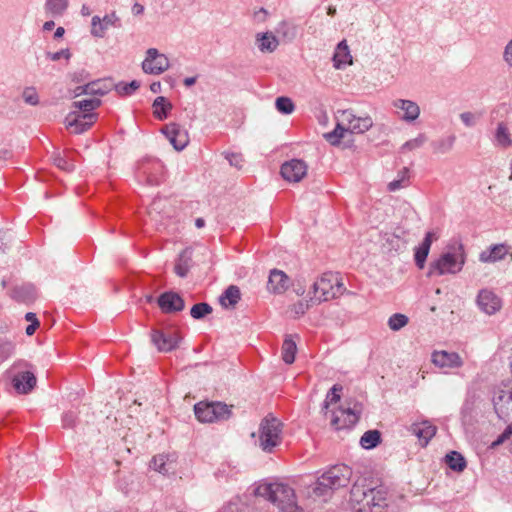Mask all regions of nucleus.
<instances>
[{
  "instance_id": "1",
  "label": "nucleus",
  "mask_w": 512,
  "mask_h": 512,
  "mask_svg": "<svg viewBox=\"0 0 512 512\" xmlns=\"http://www.w3.org/2000/svg\"><path fill=\"white\" fill-rule=\"evenodd\" d=\"M356 481L350 491V503L355 512H383L387 506V492L382 487H371Z\"/></svg>"
},
{
  "instance_id": "2",
  "label": "nucleus",
  "mask_w": 512,
  "mask_h": 512,
  "mask_svg": "<svg viewBox=\"0 0 512 512\" xmlns=\"http://www.w3.org/2000/svg\"><path fill=\"white\" fill-rule=\"evenodd\" d=\"M352 470L346 465H336L324 472L310 486L311 495L326 500L335 490L346 487L351 480Z\"/></svg>"
},
{
  "instance_id": "3",
  "label": "nucleus",
  "mask_w": 512,
  "mask_h": 512,
  "mask_svg": "<svg viewBox=\"0 0 512 512\" xmlns=\"http://www.w3.org/2000/svg\"><path fill=\"white\" fill-rule=\"evenodd\" d=\"M466 262V253L462 243H456L448 247V250L440 257L430 263L428 276H442L446 274H457Z\"/></svg>"
},
{
  "instance_id": "4",
  "label": "nucleus",
  "mask_w": 512,
  "mask_h": 512,
  "mask_svg": "<svg viewBox=\"0 0 512 512\" xmlns=\"http://www.w3.org/2000/svg\"><path fill=\"white\" fill-rule=\"evenodd\" d=\"M346 288L338 273L325 272L312 285V305L336 299L344 294Z\"/></svg>"
},
{
  "instance_id": "5",
  "label": "nucleus",
  "mask_w": 512,
  "mask_h": 512,
  "mask_svg": "<svg viewBox=\"0 0 512 512\" xmlns=\"http://www.w3.org/2000/svg\"><path fill=\"white\" fill-rule=\"evenodd\" d=\"M256 496L263 497L278 508L281 504H287L288 502L296 499L294 490L287 484L284 483H260L254 490Z\"/></svg>"
},
{
  "instance_id": "6",
  "label": "nucleus",
  "mask_w": 512,
  "mask_h": 512,
  "mask_svg": "<svg viewBox=\"0 0 512 512\" xmlns=\"http://www.w3.org/2000/svg\"><path fill=\"white\" fill-rule=\"evenodd\" d=\"M136 176L147 185L158 186L164 180V165L157 158L145 157L137 164Z\"/></svg>"
},
{
  "instance_id": "7",
  "label": "nucleus",
  "mask_w": 512,
  "mask_h": 512,
  "mask_svg": "<svg viewBox=\"0 0 512 512\" xmlns=\"http://www.w3.org/2000/svg\"><path fill=\"white\" fill-rule=\"evenodd\" d=\"M282 423L275 417L267 416L260 424L259 445L265 452H271L281 443Z\"/></svg>"
},
{
  "instance_id": "8",
  "label": "nucleus",
  "mask_w": 512,
  "mask_h": 512,
  "mask_svg": "<svg viewBox=\"0 0 512 512\" xmlns=\"http://www.w3.org/2000/svg\"><path fill=\"white\" fill-rule=\"evenodd\" d=\"M194 413L200 422L227 420L231 416V406L222 402H199L194 406Z\"/></svg>"
},
{
  "instance_id": "9",
  "label": "nucleus",
  "mask_w": 512,
  "mask_h": 512,
  "mask_svg": "<svg viewBox=\"0 0 512 512\" xmlns=\"http://www.w3.org/2000/svg\"><path fill=\"white\" fill-rule=\"evenodd\" d=\"M7 376L18 394H27L32 391V371L28 363H14L7 370Z\"/></svg>"
},
{
  "instance_id": "10",
  "label": "nucleus",
  "mask_w": 512,
  "mask_h": 512,
  "mask_svg": "<svg viewBox=\"0 0 512 512\" xmlns=\"http://www.w3.org/2000/svg\"><path fill=\"white\" fill-rule=\"evenodd\" d=\"M493 405L500 419L508 421L512 418V384L498 387L493 397Z\"/></svg>"
},
{
  "instance_id": "11",
  "label": "nucleus",
  "mask_w": 512,
  "mask_h": 512,
  "mask_svg": "<svg viewBox=\"0 0 512 512\" xmlns=\"http://www.w3.org/2000/svg\"><path fill=\"white\" fill-rule=\"evenodd\" d=\"M360 412L357 405L346 409L339 407L332 412L331 426L335 430L350 429L358 422Z\"/></svg>"
},
{
  "instance_id": "12",
  "label": "nucleus",
  "mask_w": 512,
  "mask_h": 512,
  "mask_svg": "<svg viewBox=\"0 0 512 512\" xmlns=\"http://www.w3.org/2000/svg\"><path fill=\"white\" fill-rule=\"evenodd\" d=\"M169 68V60L166 55L156 48H149L142 62V69L147 74L159 75Z\"/></svg>"
},
{
  "instance_id": "13",
  "label": "nucleus",
  "mask_w": 512,
  "mask_h": 512,
  "mask_svg": "<svg viewBox=\"0 0 512 512\" xmlns=\"http://www.w3.org/2000/svg\"><path fill=\"white\" fill-rule=\"evenodd\" d=\"M181 337L177 331H164L153 329L151 341L160 352H170L179 345Z\"/></svg>"
},
{
  "instance_id": "14",
  "label": "nucleus",
  "mask_w": 512,
  "mask_h": 512,
  "mask_svg": "<svg viewBox=\"0 0 512 512\" xmlns=\"http://www.w3.org/2000/svg\"><path fill=\"white\" fill-rule=\"evenodd\" d=\"M121 26V19L115 11L106 14L103 18L95 15L91 20V34L97 38H104L108 28H120Z\"/></svg>"
},
{
  "instance_id": "15",
  "label": "nucleus",
  "mask_w": 512,
  "mask_h": 512,
  "mask_svg": "<svg viewBox=\"0 0 512 512\" xmlns=\"http://www.w3.org/2000/svg\"><path fill=\"white\" fill-rule=\"evenodd\" d=\"M96 115L94 113H69L65 119L66 127L74 134H81L88 130L94 123Z\"/></svg>"
},
{
  "instance_id": "16",
  "label": "nucleus",
  "mask_w": 512,
  "mask_h": 512,
  "mask_svg": "<svg viewBox=\"0 0 512 512\" xmlns=\"http://www.w3.org/2000/svg\"><path fill=\"white\" fill-rule=\"evenodd\" d=\"M338 113L343 117V122L348 124L350 133L362 134L373 126L370 116L357 117L351 110H339Z\"/></svg>"
},
{
  "instance_id": "17",
  "label": "nucleus",
  "mask_w": 512,
  "mask_h": 512,
  "mask_svg": "<svg viewBox=\"0 0 512 512\" xmlns=\"http://www.w3.org/2000/svg\"><path fill=\"white\" fill-rule=\"evenodd\" d=\"M162 133L177 151L183 150L189 143L188 132L177 123H170L164 126Z\"/></svg>"
},
{
  "instance_id": "18",
  "label": "nucleus",
  "mask_w": 512,
  "mask_h": 512,
  "mask_svg": "<svg viewBox=\"0 0 512 512\" xmlns=\"http://www.w3.org/2000/svg\"><path fill=\"white\" fill-rule=\"evenodd\" d=\"M307 173V165L303 160L292 159L281 166L282 177L290 182H299Z\"/></svg>"
},
{
  "instance_id": "19",
  "label": "nucleus",
  "mask_w": 512,
  "mask_h": 512,
  "mask_svg": "<svg viewBox=\"0 0 512 512\" xmlns=\"http://www.w3.org/2000/svg\"><path fill=\"white\" fill-rule=\"evenodd\" d=\"M157 303L164 313L180 312L185 308L183 298L173 291L162 293L158 297Z\"/></svg>"
},
{
  "instance_id": "20",
  "label": "nucleus",
  "mask_w": 512,
  "mask_h": 512,
  "mask_svg": "<svg viewBox=\"0 0 512 512\" xmlns=\"http://www.w3.org/2000/svg\"><path fill=\"white\" fill-rule=\"evenodd\" d=\"M479 308L486 314H494L501 308L500 298L491 290L483 289L477 297Z\"/></svg>"
},
{
  "instance_id": "21",
  "label": "nucleus",
  "mask_w": 512,
  "mask_h": 512,
  "mask_svg": "<svg viewBox=\"0 0 512 512\" xmlns=\"http://www.w3.org/2000/svg\"><path fill=\"white\" fill-rule=\"evenodd\" d=\"M290 285L288 275L279 269H272L269 273L267 289L274 294L284 293Z\"/></svg>"
},
{
  "instance_id": "22",
  "label": "nucleus",
  "mask_w": 512,
  "mask_h": 512,
  "mask_svg": "<svg viewBox=\"0 0 512 512\" xmlns=\"http://www.w3.org/2000/svg\"><path fill=\"white\" fill-rule=\"evenodd\" d=\"M432 362L439 368H459L463 365V360L456 352L434 351Z\"/></svg>"
},
{
  "instance_id": "23",
  "label": "nucleus",
  "mask_w": 512,
  "mask_h": 512,
  "mask_svg": "<svg viewBox=\"0 0 512 512\" xmlns=\"http://www.w3.org/2000/svg\"><path fill=\"white\" fill-rule=\"evenodd\" d=\"M393 106L396 109L403 111V115H402L401 119L406 122H413L420 115V107L414 101L406 100V99H397V100L393 101Z\"/></svg>"
},
{
  "instance_id": "24",
  "label": "nucleus",
  "mask_w": 512,
  "mask_h": 512,
  "mask_svg": "<svg viewBox=\"0 0 512 512\" xmlns=\"http://www.w3.org/2000/svg\"><path fill=\"white\" fill-rule=\"evenodd\" d=\"M509 252V247L505 244H496L489 249L484 250L479 255V260L483 263H494L502 260Z\"/></svg>"
},
{
  "instance_id": "25",
  "label": "nucleus",
  "mask_w": 512,
  "mask_h": 512,
  "mask_svg": "<svg viewBox=\"0 0 512 512\" xmlns=\"http://www.w3.org/2000/svg\"><path fill=\"white\" fill-rule=\"evenodd\" d=\"M494 142L501 148L512 146V135L506 122H499L494 132Z\"/></svg>"
},
{
  "instance_id": "26",
  "label": "nucleus",
  "mask_w": 512,
  "mask_h": 512,
  "mask_svg": "<svg viewBox=\"0 0 512 512\" xmlns=\"http://www.w3.org/2000/svg\"><path fill=\"white\" fill-rule=\"evenodd\" d=\"M192 265V250L184 249L176 260L174 271L179 277H186Z\"/></svg>"
},
{
  "instance_id": "27",
  "label": "nucleus",
  "mask_w": 512,
  "mask_h": 512,
  "mask_svg": "<svg viewBox=\"0 0 512 512\" xmlns=\"http://www.w3.org/2000/svg\"><path fill=\"white\" fill-rule=\"evenodd\" d=\"M334 67L337 69L342 68L345 65L352 64V56L349 51V47L345 40L341 41L335 50L334 56Z\"/></svg>"
},
{
  "instance_id": "28",
  "label": "nucleus",
  "mask_w": 512,
  "mask_h": 512,
  "mask_svg": "<svg viewBox=\"0 0 512 512\" xmlns=\"http://www.w3.org/2000/svg\"><path fill=\"white\" fill-rule=\"evenodd\" d=\"M173 462H174L173 455L159 454L152 458V460L150 462V467L153 470H155L163 475H166L173 468L172 467Z\"/></svg>"
},
{
  "instance_id": "29",
  "label": "nucleus",
  "mask_w": 512,
  "mask_h": 512,
  "mask_svg": "<svg viewBox=\"0 0 512 512\" xmlns=\"http://www.w3.org/2000/svg\"><path fill=\"white\" fill-rule=\"evenodd\" d=\"M241 299V292L238 286L230 285L220 296V304L224 308H234Z\"/></svg>"
},
{
  "instance_id": "30",
  "label": "nucleus",
  "mask_w": 512,
  "mask_h": 512,
  "mask_svg": "<svg viewBox=\"0 0 512 512\" xmlns=\"http://www.w3.org/2000/svg\"><path fill=\"white\" fill-rule=\"evenodd\" d=\"M111 79H98L87 83L89 95L104 96L113 89Z\"/></svg>"
},
{
  "instance_id": "31",
  "label": "nucleus",
  "mask_w": 512,
  "mask_h": 512,
  "mask_svg": "<svg viewBox=\"0 0 512 512\" xmlns=\"http://www.w3.org/2000/svg\"><path fill=\"white\" fill-rule=\"evenodd\" d=\"M349 132L348 124L343 122V117L337 122L336 127L333 131L325 133L324 138L333 146L340 143V140L344 137V134Z\"/></svg>"
},
{
  "instance_id": "32",
  "label": "nucleus",
  "mask_w": 512,
  "mask_h": 512,
  "mask_svg": "<svg viewBox=\"0 0 512 512\" xmlns=\"http://www.w3.org/2000/svg\"><path fill=\"white\" fill-rule=\"evenodd\" d=\"M413 433L423 440V446L427 445L429 440L436 434V427L429 422H423L413 426Z\"/></svg>"
},
{
  "instance_id": "33",
  "label": "nucleus",
  "mask_w": 512,
  "mask_h": 512,
  "mask_svg": "<svg viewBox=\"0 0 512 512\" xmlns=\"http://www.w3.org/2000/svg\"><path fill=\"white\" fill-rule=\"evenodd\" d=\"M258 48L262 52H273L279 45L277 38L272 33L257 34Z\"/></svg>"
},
{
  "instance_id": "34",
  "label": "nucleus",
  "mask_w": 512,
  "mask_h": 512,
  "mask_svg": "<svg viewBox=\"0 0 512 512\" xmlns=\"http://www.w3.org/2000/svg\"><path fill=\"white\" fill-rule=\"evenodd\" d=\"M154 116L158 120H164L168 117L172 104L163 96L157 97L153 102Z\"/></svg>"
},
{
  "instance_id": "35",
  "label": "nucleus",
  "mask_w": 512,
  "mask_h": 512,
  "mask_svg": "<svg viewBox=\"0 0 512 512\" xmlns=\"http://www.w3.org/2000/svg\"><path fill=\"white\" fill-rule=\"evenodd\" d=\"M445 462L447 466L455 471V472H462L466 468V460L457 451H451L445 456Z\"/></svg>"
},
{
  "instance_id": "36",
  "label": "nucleus",
  "mask_w": 512,
  "mask_h": 512,
  "mask_svg": "<svg viewBox=\"0 0 512 512\" xmlns=\"http://www.w3.org/2000/svg\"><path fill=\"white\" fill-rule=\"evenodd\" d=\"M297 346L291 337L285 338L282 344V359L286 364H292L295 361Z\"/></svg>"
},
{
  "instance_id": "37",
  "label": "nucleus",
  "mask_w": 512,
  "mask_h": 512,
  "mask_svg": "<svg viewBox=\"0 0 512 512\" xmlns=\"http://www.w3.org/2000/svg\"><path fill=\"white\" fill-rule=\"evenodd\" d=\"M456 137L454 135L447 136L445 138L438 139L431 143L434 153L445 154L449 152L454 145Z\"/></svg>"
},
{
  "instance_id": "38",
  "label": "nucleus",
  "mask_w": 512,
  "mask_h": 512,
  "mask_svg": "<svg viewBox=\"0 0 512 512\" xmlns=\"http://www.w3.org/2000/svg\"><path fill=\"white\" fill-rule=\"evenodd\" d=\"M381 441V433L378 430L366 431L360 439V444L365 449L376 447Z\"/></svg>"
},
{
  "instance_id": "39",
  "label": "nucleus",
  "mask_w": 512,
  "mask_h": 512,
  "mask_svg": "<svg viewBox=\"0 0 512 512\" xmlns=\"http://www.w3.org/2000/svg\"><path fill=\"white\" fill-rule=\"evenodd\" d=\"M140 87V82L133 80L130 83L119 82L114 84L113 88L120 96H130Z\"/></svg>"
},
{
  "instance_id": "40",
  "label": "nucleus",
  "mask_w": 512,
  "mask_h": 512,
  "mask_svg": "<svg viewBox=\"0 0 512 512\" xmlns=\"http://www.w3.org/2000/svg\"><path fill=\"white\" fill-rule=\"evenodd\" d=\"M212 310V307L208 303L201 302L192 306L190 310V315L192 318L200 320L207 316L208 314L212 313Z\"/></svg>"
},
{
  "instance_id": "41",
  "label": "nucleus",
  "mask_w": 512,
  "mask_h": 512,
  "mask_svg": "<svg viewBox=\"0 0 512 512\" xmlns=\"http://www.w3.org/2000/svg\"><path fill=\"white\" fill-rule=\"evenodd\" d=\"M100 105L101 100L98 98L85 99L81 101H75L73 103V106L82 111V113H91L92 110L96 109Z\"/></svg>"
},
{
  "instance_id": "42",
  "label": "nucleus",
  "mask_w": 512,
  "mask_h": 512,
  "mask_svg": "<svg viewBox=\"0 0 512 512\" xmlns=\"http://www.w3.org/2000/svg\"><path fill=\"white\" fill-rule=\"evenodd\" d=\"M74 162L69 155H57L53 159L54 165L65 172H72L75 169Z\"/></svg>"
},
{
  "instance_id": "43",
  "label": "nucleus",
  "mask_w": 512,
  "mask_h": 512,
  "mask_svg": "<svg viewBox=\"0 0 512 512\" xmlns=\"http://www.w3.org/2000/svg\"><path fill=\"white\" fill-rule=\"evenodd\" d=\"M408 317L401 313H395L390 316L388 326L392 331H399L408 324Z\"/></svg>"
},
{
  "instance_id": "44",
  "label": "nucleus",
  "mask_w": 512,
  "mask_h": 512,
  "mask_svg": "<svg viewBox=\"0 0 512 512\" xmlns=\"http://www.w3.org/2000/svg\"><path fill=\"white\" fill-rule=\"evenodd\" d=\"M275 106L282 114H291L295 109L293 101L285 96L278 97L275 101Z\"/></svg>"
},
{
  "instance_id": "45",
  "label": "nucleus",
  "mask_w": 512,
  "mask_h": 512,
  "mask_svg": "<svg viewBox=\"0 0 512 512\" xmlns=\"http://www.w3.org/2000/svg\"><path fill=\"white\" fill-rule=\"evenodd\" d=\"M429 251H430V248L427 247L426 245L420 244L418 247H416L414 259H415V264L419 269L424 268Z\"/></svg>"
},
{
  "instance_id": "46",
  "label": "nucleus",
  "mask_w": 512,
  "mask_h": 512,
  "mask_svg": "<svg viewBox=\"0 0 512 512\" xmlns=\"http://www.w3.org/2000/svg\"><path fill=\"white\" fill-rule=\"evenodd\" d=\"M15 350V346L11 341L0 339V365L9 359Z\"/></svg>"
},
{
  "instance_id": "47",
  "label": "nucleus",
  "mask_w": 512,
  "mask_h": 512,
  "mask_svg": "<svg viewBox=\"0 0 512 512\" xmlns=\"http://www.w3.org/2000/svg\"><path fill=\"white\" fill-rule=\"evenodd\" d=\"M341 391L342 386L335 384L327 393L323 408L328 409L330 404L337 403L340 400Z\"/></svg>"
},
{
  "instance_id": "48",
  "label": "nucleus",
  "mask_w": 512,
  "mask_h": 512,
  "mask_svg": "<svg viewBox=\"0 0 512 512\" xmlns=\"http://www.w3.org/2000/svg\"><path fill=\"white\" fill-rule=\"evenodd\" d=\"M68 0H47L46 9L53 14H61L67 8Z\"/></svg>"
},
{
  "instance_id": "49",
  "label": "nucleus",
  "mask_w": 512,
  "mask_h": 512,
  "mask_svg": "<svg viewBox=\"0 0 512 512\" xmlns=\"http://www.w3.org/2000/svg\"><path fill=\"white\" fill-rule=\"evenodd\" d=\"M426 141H427L426 135L424 133H420L416 138L405 142L402 145L401 150L405 151V150L417 149V148L421 147Z\"/></svg>"
},
{
  "instance_id": "50",
  "label": "nucleus",
  "mask_w": 512,
  "mask_h": 512,
  "mask_svg": "<svg viewBox=\"0 0 512 512\" xmlns=\"http://www.w3.org/2000/svg\"><path fill=\"white\" fill-rule=\"evenodd\" d=\"M12 297L18 302H27L30 300L31 291L29 287H15L12 291Z\"/></svg>"
},
{
  "instance_id": "51",
  "label": "nucleus",
  "mask_w": 512,
  "mask_h": 512,
  "mask_svg": "<svg viewBox=\"0 0 512 512\" xmlns=\"http://www.w3.org/2000/svg\"><path fill=\"white\" fill-rule=\"evenodd\" d=\"M409 170L404 168L402 171V176L399 179L393 180L388 184V190L394 192L405 186V181L407 180Z\"/></svg>"
},
{
  "instance_id": "52",
  "label": "nucleus",
  "mask_w": 512,
  "mask_h": 512,
  "mask_svg": "<svg viewBox=\"0 0 512 512\" xmlns=\"http://www.w3.org/2000/svg\"><path fill=\"white\" fill-rule=\"evenodd\" d=\"M512 437V426L509 425L491 444L492 448H495Z\"/></svg>"
},
{
  "instance_id": "53",
  "label": "nucleus",
  "mask_w": 512,
  "mask_h": 512,
  "mask_svg": "<svg viewBox=\"0 0 512 512\" xmlns=\"http://www.w3.org/2000/svg\"><path fill=\"white\" fill-rule=\"evenodd\" d=\"M479 116L472 112H463L460 114V119L467 127H473L476 125Z\"/></svg>"
},
{
  "instance_id": "54",
  "label": "nucleus",
  "mask_w": 512,
  "mask_h": 512,
  "mask_svg": "<svg viewBox=\"0 0 512 512\" xmlns=\"http://www.w3.org/2000/svg\"><path fill=\"white\" fill-rule=\"evenodd\" d=\"M225 158L229 161L231 166L236 168H241L243 158L241 154L238 153H225Z\"/></svg>"
},
{
  "instance_id": "55",
  "label": "nucleus",
  "mask_w": 512,
  "mask_h": 512,
  "mask_svg": "<svg viewBox=\"0 0 512 512\" xmlns=\"http://www.w3.org/2000/svg\"><path fill=\"white\" fill-rule=\"evenodd\" d=\"M278 510L279 512H302V509L297 505L296 499L288 502L287 504H281Z\"/></svg>"
},
{
  "instance_id": "56",
  "label": "nucleus",
  "mask_w": 512,
  "mask_h": 512,
  "mask_svg": "<svg viewBox=\"0 0 512 512\" xmlns=\"http://www.w3.org/2000/svg\"><path fill=\"white\" fill-rule=\"evenodd\" d=\"M310 307V304L308 301L304 302V301H299L298 303L294 304L292 306V311L294 312V314L296 316H301L303 314H305V312L309 309Z\"/></svg>"
},
{
  "instance_id": "57",
  "label": "nucleus",
  "mask_w": 512,
  "mask_h": 512,
  "mask_svg": "<svg viewBox=\"0 0 512 512\" xmlns=\"http://www.w3.org/2000/svg\"><path fill=\"white\" fill-rule=\"evenodd\" d=\"M62 423L65 428H71L76 423V414L72 411L66 412L62 417Z\"/></svg>"
},
{
  "instance_id": "58",
  "label": "nucleus",
  "mask_w": 512,
  "mask_h": 512,
  "mask_svg": "<svg viewBox=\"0 0 512 512\" xmlns=\"http://www.w3.org/2000/svg\"><path fill=\"white\" fill-rule=\"evenodd\" d=\"M503 59L509 67H512V39L504 48Z\"/></svg>"
},
{
  "instance_id": "59",
  "label": "nucleus",
  "mask_w": 512,
  "mask_h": 512,
  "mask_svg": "<svg viewBox=\"0 0 512 512\" xmlns=\"http://www.w3.org/2000/svg\"><path fill=\"white\" fill-rule=\"evenodd\" d=\"M438 238L439 235L436 231H428L421 244L430 248L433 241L437 240Z\"/></svg>"
},
{
  "instance_id": "60",
  "label": "nucleus",
  "mask_w": 512,
  "mask_h": 512,
  "mask_svg": "<svg viewBox=\"0 0 512 512\" xmlns=\"http://www.w3.org/2000/svg\"><path fill=\"white\" fill-rule=\"evenodd\" d=\"M71 56L70 52L68 49H62L60 51H57L55 53H52L50 55V58L53 60V61H58L60 60L61 58H65V59H69Z\"/></svg>"
},
{
  "instance_id": "61",
  "label": "nucleus",
  "mask_w": 512,
  "mask_h": 512,
  "mask_svg": "<svg viewBox=\"0 0 512 512\" xmlns=\"http://www.w3.org/2000/svg\"><path fill=\"white\" fill-rule=\"evenodd\" d=\"M132 13L133 15L135 16H138V15H141L144 13V6L140 3H135L133 6H132Z\"/></svg>"
},
{
  "instance_id": "62",
  "label": "nucleus",
  "mask_w": 512,
  "mask_h": 512,
  "mask_svg": "<svg viewBox=\"0 0 512 512\" xmlns=\"http://www.w3.org/2000/svg\"><path fill=\"white\" fill-rule=\"evenodd\" d=\"M74 94H75V96H80L83 94L89 95L87 84L76 87L74 89Z\"/></svg>"
},
{
  "instance_id": "63",
  "label": "nucleus",
  "mask_w": 512,
  "mask_h": 512,
  "mask_svg": "<svg viewBox=\"0 0 512 512\" xmlns=\"http://www.w3.org/2000/svg\"><path fill=\"white\" fill-rule=\"evenodd\" d=\"M23 98L26 103L32 105V91L30 88H26L23 92Z\"/></svg>"
},
{
  "instance_id": "64",
  "label": "nucleus",
  "mask_w": 512,
  "mask_h": 512,
  "mask_svg": "<svg viewBox=\"0 0 512 512\" xmlns=\"http://www.w3.org/2000/svg\"><path fill=\"white\" fill-rule=\"evenodd\" d=\"M7 249V241H5V236L0 235V254L5 253Z\"/></svg>"
}]
</instances>
